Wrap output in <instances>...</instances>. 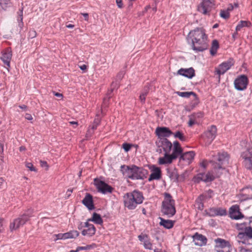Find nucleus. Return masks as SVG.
Listing matches in <instances>:
<instances>
[{"label":"nucleus","instance_id":"59","mask_svg":"<svg viewBox=\"0 0 252 252\" xmlns=\"http://www.w3.org/2000/svg\"><path fill=\"white\" fill-rule=\"evenodd\" d=\"M3 220L0 219V233L2 232L3 230V224H2V221Z\"/></svg>","mask_w":252,"mask_h":252},{"label":"nucleus","instance_id":"22","mask_svg":"<svg viewBox=\"0 0 252 252\" xmlns=\"http://www.w3.org/2000/svg\"><path fill=\"white\" fill-rule=\"evenodd\" d=\"M82 203L90 210L94 209L93 196L90 193H86L82 200Z\"/></svg>","mask_w":252,"mask_h":252},{"label":"nucleus","instance_id":"20","mask_svg":"<svg viewBox=\"0 0 252 252\" xmlns=\"http://www.w3.org/2000/svg\"><path fill=\"white\" fill-rule=\"evenodd\" d=\"M193 242L195 245L202 246L206 244L207 239L206 237L196 232L192 236Z\"/></svg>","mask_w":252,"mask_h":252},{"label":"nucleus","instance_id":"38","mask_svg":"<svg viewBox=\"0 0 252 252\" xmlns=\"http://www.w3.org/2000/svg\"><path fill=\"white\" fill-rule=\"evenodd\" d=\"M10 0H0V6L4 10H6L9 6Z\"/></svg>","mask_w":252,"mask_h":252},{"label":"nucleus","instance_id":"8","mask_svg":"<svg viewBox=\"0 0 252 252\" xmlns=\"http://www.w3.org/2000/svg\"><path fill=\"white\" fill-rule=\"evenodd\" d=\"M216 134L217 127L214 125L211 126L208 128L206 131L204 132L203 134L202 135V138L206 145H209L211 144L215 138Z\"/></svg>","mask_w":252,"mask_h":252},{"label":"nucleus","instance_id":"4","mask_svg":"<svg viewBox=\"0 0 252 252\" xmlns=\"http://www.w3.org/2000/svg\"><path fill=\"white\" fill-rule=\"evenodd\" d=\"M143 200L142 193L137 190L127 192L124 196V205L129 210L134 209L138 204L143 202Z\"/></svg>","mask_w":252,"mask_h":252},{"label":"nucleus","instance_id":"18","mask_svg":"<svg viewBox=\"0 0 252 252\" xmlns=\"http://www.w3.org/2000/svg\"><path fill=\"white\" fill-rule=\"evenodd\" d=\"M177 74L185 76L188 78L191 79L195 76V71L192 67H189V68H181L178 70Z\"/></svg>","mask_w":252,"mask_h":252},{"label":"nucleus","instance_id":"60","mask_svg":"<svg viewBox=\"0 0 252 252\" xmlns=\"http://www.w3.org/2000/svg\"><path fill=\"white\" fill-rule=\"evenodd\" d=\"M77 251L79 252V251L81 250H87L86 248V246L85 247H78L77 248Z\"/></svg>","mask_w":252,"mask_h":252},{"label":"nucleus","instance_id":"11","mask_svg":"<svg viewBox=\"0 0 252 252\" xmlns=\"http://www.w3.org/2000/svg\"><path fill=\"white\" fill-rule=\"evenodd\" d=\"M248 83L247 76L245 75H241L235 80L234 84L236 90L243 91L247 88Z\"/></svg>","mask_w":252,"mask_h":252},{"label":"nucleus","instance_id":"51","mask_svg":"<svg viewBox=\"0 0 252 252\" xmlns=\"http://www.w3.org/2000/svg\"><path fill=\"white\" fill-rule=\"evenodd\" d=\"M93 131L94 130H92V129L91 128H89L87 132V133L86 134V138L88 139L89 138H90L91 137V136L93 134Z\"/></svg>","mask_w":252,"mask_h":252},{"label":"nucleus","instance_id":"40","mask_svg":"<svg viewBox=\"0 0 252 252\" xmlns=\"http://www.w3.org/2000/svg\"><path fill=\"white\" fill-rule=\"evenodd\" d=\"M246 236L248 237V239H252V227H246L245 228Z\"/></svg>","mask_w":252,"mask_h":252},{"label":"nucleus","instance_id":"19","mask_svg":"<svg viewBox=\"0 0 252 252\" xmlns=\"http://www.w3.org/2000/svg\"><path fill=\"white\" fill-rule=\"evenodd\" d=\"M12 58V51L10 49H6L2 54L1 59L3 62L5 67L8 69L10 67V61Z\"/></svg>","mask_w":252,"mask_h":252},{"label":"nucleus","instance_id":"63","mask_svg":"<svg viewBox=\"0 0 252 252\" xmlns=\"http://www.w3.org/2000/svg\"><path fill=\"white\" fill-rule=\"evenodd\" d=\"M82 15L84 16L85 20L88 21L89 18V14L88 13H82Z\"/></svg>","mask_w":252,"mask_h":252},{"label":"nucleus","instance_id":"52","mask_svg":"<svg viewBox=\"0 0 252 252\" xmlns=\"http://www.w3.org/2000/svg\"><path fill=\"white\" fill-rule=\"evenodd\" d=\"M96 247V245L95 243H93L91 245H88L86 246L87 250L94 249Z\"/></svg>","mask_w":252,"mask_h":252},{"label":"nucleus","instance_id":"34","mask_svg":"<svg viewBox=\"0 0 252 252\" xmlns=\"http://www.w3.org/2000/svg\"><path fill=\"white\" fill-rule=\"evenodd\" d=\"M251 26V23L249 21H240L236 27V31H240L243 27H250Z\"/></svg>","mask_w":252,"mask_h":252},{"label":"nucleus","instance_id":"2","mask_svg":"<svg viewBox=\"0 0 252 252\" xmlns=\"http://www.w3.org/2000/svg\"><path fill=\"white\" fill-rule=\"evenodd\" d=\"M187 40L191 44L192 49L196 52H202L206 50L208 46V35L205 30L202 28H196L190 31Z\"/></svg>","mask_w":252,"mask_h":252},{"label":"nucleus","instance_id":"48","mask_svg":"<svg viewBox=\"0 0 252 252\" xmlns=\"http://www.w3.org/2000/svg\"><path fill=\"white\" fill-rule=\"evenodd\" d=\"M196 208L199 210H202L204 208V204L201 201H197L196 203Z\"/></svg>","mask_w":252,"mask_h":252},{"label":"nucleus","instance_id":"14","mask_svg":"<svg viewBox=\"0 0 252 252\" xmlns=\"http://www.w3.org/2000/svg\"><path fill=\"white\" fill-rule=\"evenodd\" d=\"M155 133L158 137V140L162 138L167 139L166 137H169L173 134L169 128L164 126L157 127Z\"/></svg>","mask_w":252,"mask_h":252},{"label":"nucleus","instance_id":"47","mask_svg":"<svg viewBox=\"0 0 252 252\" xmlns=\"http://www.w3.org/2000/svg\"><path fill=\"white\" fill-rule=\"evenodd\" d=\"M148 238H149L148 235L147 234H141V235H139L138 236V238L139 239V240L141 242H144V240H146Z\"/></svg>","mask_w":252,"mask_h":252},{"label":"nucleus","instance_id":"6","mask_svg":"<svg viewBox=\"0 0 252 252\" xmlns=\"http://www.w3.org/2000/svg\"><path fill=\"white\" fill-rule=\"evenodd\" d=\"M183 150L180 144L178 141L173 142V152L170 153H164L163 157H160L158 159V163L159 165L170 164L173 160L176 159L182 153Z\"/></svg>","mask_w":252,"mask_h":252},{"label":"nucleus","instance_id":"62","mask_svg":"<svg viewBox=\"0 0 252 252\" xmlns=\"http://www.w3.org/2000/svg\"><path fill=\"white\" fill-rule=\"evenodd\" d=\"M19 107L22 109L24 110L25 111H27L28 108L27 106L26 105H19Z\"/></svg>","mask_w":252,"mask_h":252},{"label":"nucleus","instance_id":"39","mask_svg":"<svg viewBox=\"0 0 252 252\" xmlns=\"http://www.w3.org/2000/svg\"><path fill=\"white\" fill-rule=\"evenodd\" d=\"M143 244L145 249L150 250L153 249V245L151 242L149 238H148L146 240H144Z\"/></svg>","mask_w":252,"mask_h":252},{"label":"nucleus","instance_id":"24","mask_svg":"<svg viewBox=\"0 0 252 252\" xmlns=\"http://www.w3.org/2000/svg\"><path fill=\"white\" fill-rule=\"evenodd\" d=\"M241 195L243 197V200H247L252 198V188L246 187L241 190Z\"/></svg>","mask_w":252,"mask_h":252},{"label":"nucleus","instance_id":"50","mask_svg":"<svg viewBox=\"0 0 252 252\" xmlns=\"http://www.w3.org/2000/svg\"><path fill=\"white\" fill-rule=\"evenodd\" d=\"M99 125L98 121L94 120V123L91 127V129L92 130H94L97 128V126Z\"/></svg>","mask_w":252,"mask_h":252},{"label":"nucleus","instance_id":"42","mask_svg":"<svg viewBox=\"0 0 252 252\" xmlns=\"http://www.w3.org/2000/svg\"><path fill=\"white\" fill-rule=\"evenodd\" d=\"M190 116H191L192 118L193 117L194 119H195V121H196L197 119L202 118L203 116V114L201 112H197V113H194L191 114Z\"/></svg>","mask_w":252,"mask_h":252},{"label":"nucleus","instance_id":"26","mask_svg":"<svg viewBox=\"0 0 252 252\" xmlns=\"http://www.w3.org/2000/svg\"><path fill=\"white\" fill-rule=\"evenodd\" d=\"M159 219L160 220L159 224L166 229L172 228L175 222L174 220H165L162 218H159Z\"/></svg>","mask_w":252,"mask_h":252},{"label":"nucleus","instance_id":"17","mask_svg":"<svg viewBox=\"0 0 252 252\" xmlns=\"http://www.w3.org/2000/svg\"><path fill=\"white\" fill-rule=\"evenodd\" d=\"M149 169L151 173L149 177L148 181H151L154 180H159L161 178V171L160 167H157L155 165H152Z\"/></svg>","mask_w":252,"mask_h":252},{"label":"nucleus","instance_id":"33","mask_svg":"<svg viewBox=\"0 0 252 252\" xmlns=\"http://www.w3.org/2000/svg\"><path fill=\"white\" fill-rule=\"evenodd\" d=\"M219 47V45L217 40H213L212 43V46L210 50V54L212 56H214L216 54L217 50Z\"/></svg>","mask_w":252,"mask_h":252},{"label":"nucleus","instance_id":"9","mask_svg":"<svg viewBox=\"0 0 252 252\" xmlns=\"http://www.w3.org/2000/svg\"><path fill=\"white\" fill-rule=\"evenodd\" d=\"M241 157L243 159V164L245 167L248 169H252V147L248 148L243 151Z\"/></svg>","mask_w":252,"mask_h":252},{"label":"nucleus","instance_id":"27","mask_svg":"<svg viewBox=\"0 0 252 252\" xmlns=\"http://www.w3.org/2000/svg\"><path fill=\"white\" fill-rule=\"evenodd\" d=\"M215 242L216 244L215 248H217V249H221L229 246V243L228 241L221 238L215 239Z\"/></svg>","mask_w":252,"mask_h":252},{"label":"nucleus","instance_id":"16","mask_svg":"<svg viewBox=\"0 0 252 252\" xmlns=\"http://www.w3.org/2000/svg\"><path fill=\"white\" fill-rule=\"evenodd\" d=\"M206 214L210 217H215L218 216H223L226 215V210L220 207L210 208L206 210Z\"/></svg>","mask_w":252,"mask_h":252},{"label":"nucleus","instance_id":"25","mask_svg":"<svg viewBox=\"0 0 252 252\" xmlns=\"http://www.w3.org/2000/svg\"><path fill=\"white\" fill-rule=\"evenodd\" d=\"M167 174L171 180L174 181H177L178 180L179 175L178 173L177 170L176 168H167Z\"/></svg>","mask_w":252,"mask_h":252},{"label":"nucleus","instance_id":"12","mask_svg":"<svg viewBox=\"0 0 252 252\" xmlns=\"http://www.w3.org/2000/svg\"><path fill=\"white\" fill-rule=\"evenodd\" d=\"M94 184L98 191L103 194L107 193H111L113 190V188L104 181H100L96 179L94 180Z\"/></svg>","mask_w":252,"mask_h":252},{"label":"nucleus","instance_id":"23","mask_svg":"<svg viewBox=\"0 0 252 252\" xmlns=\"http://www.w3.org/2000/svg\"><path fill=\"white\" fill-rule=\"evenodd\" d=\"M195 156V153L193 151L187 152L185 153L181 154L179 156L180 160H183L185 161H187L188 163H189L191 160H192Z\"/></svg>","mask_w":252,"mask_h":252},{"label":"nucleus","instance_id":"7","mask_svg":"<svg viewBox=\"0 0 252 252\" xmlns=\"http://www.w3.org/2000/svg\"><path fill=\"white\" fill-rule=\"evenodd\" d=\"M214 0H203L198 6V11L204 15H209L211 10L214 8Z\"/></svg>","mask_w":252,"mask_h":252},{"label":"nucleus","instance_id":"31","mask_svg":"<svg viewBox=\"0 0 252 252\" xmlns=\"http://www.w3.org/2000/svg\"><path fill=\"white\" fill-rule=\"evenodd\" d=\"M95 231L96 229L94 226H91V227L83 230L82 234L83 236L88 235L92 236L95 234Z\"/></svg>","mask_w":252,"mask_h":252},{"label":"nucleus","instance_id":"28","mask_svg":"<svg viewBox=\"0 0 252 252\" xmlns=\"http://www.w3.org/2000/svg\"><path fill=\"white\" fill-rule=\"evenodd\" d=\"M23 7H21L17 12V20L18 23V27L21 30L23 29L24 23L23 22Z\"/></svg>","mask_w":252,"mask_h":252},{"label":"nucleus","instance_id":"10","mask_svg":"<svg viewBox=\"0 0 252 252\" xmlns=\"http://www.w3.org/2000/svg\"><path fill=\"white\" fill-rule=\"evenodd\" d=\"M156 145L159 149L160 153L162 150L164 153H170L173 144L167 139H160L156 141Z\"/></svg>","mask_w":252,"mask_h":252},{"label":"nucleus","instance_id":"46","mask_svg":"<svg viewBox=\"0 0 252 252\" xmlns=\"http://www.w3.org/2000/svg\"><path fill=\"white\" fill-rule=\"evenodd\" d=\"M26 166L32 171H36L35 168L31 162H27L26 163Z\"/></svg>","mask_w":252,"mask_h":252},{"label":"nucleus","instance_id":"5","mask_svg":"<svg viewBox=\"0 0 252 252\" xmlns=\"http://www.w3.org/2000/svg\"><path fill=\"white\" fill-rule=\"evenodd\" d=\"M164 199L162 202L161 212L168 218L173 217L176 213L175 200L171 195L168 192L163 194Z\"/></svg>","mask_w":252,"mask_h":252},{"label":"nucleus","instance_id":"30","mask_svg":"<svg viewBox=\"0 0 252 252\" xmlns=\"http://www.w3.org/2000/svg\"><path fill=\"white\" fill-rule=\"evenodd\" d=\"M89 220L93 221L94 223L97 224H102L103 223V220L100 215L96 213H94L91 219Z\"/></svg>","mask_w":252,"mask_h":252},{"label":"nucleus","instance_id":"61","mask_svg":"<svg viewBox=\"0 0 252 252\" xmlns=\"http://www.w3.org/2000/svg\"><path fill=\"white\" fill-rule=\"evenodd\" d=\"M91 226H94V225L92 224L89 223L88 222H86L85 223L84 227H87L88 228L91 227Z\"/></svg>","mask_w":252,"mask_h":252},{"label":"nucleus","instance_id":"41","mask_svg":"<svg viewBox=\"0 0 252 252\" xmlns=\"http://www.w3.org/2000/svg\"><path fill=\"white\" fill-rule=\"evenodd\" d=\"M229 13L227 10H221L220 12V16L225 19H227L229 17Z\"/></svg>","mask_w":252,"mask_h":252},{"label":"nucleus","instance_id":"64","mask_svg":"<svg viewBox=\"0 0 252 252\" xmlns=\"http://www.w3.org/2000/svg\"><path fill=\"white\" fill-rule=\"evenodd\" d=\"M80 68L82 70H86V69H87V66L85 64H83L81 66H80Z\"/></svg>","mask_w":252,"mask_h":252},{"label":"nucleus","instance_id":"56","mask_svg":"<svg viewBox=\"0 0 252 252\" xmlns=\"http://www.w3.org/2000/svg\"><path fill=\"white\" fill-rule=\"evenodd\" d=\"M207 164V160H204L200 163V166L205 169L206 168Z\"/></svg>","mask_w":252,"mask_h":252},{"label":"nucleus","instance_id":"21","mask_svg":"<svg viewBox=\"0 0 252 252\" xmlns=\"http://www.w3.org/2000/svg\"><path fill=\"white\" fill-rule=\"evenodd\" d=\"M230 216L231 219L239 220L244 217L243 215L239 211V207L236 205L230 208Z\"/></svg>","mask_w":252,"mask_h":252},{"label":"nucleus","instance_id":"37","mask_svg":"<svg viewBox=\"0 0 252 252\" xmlns=\"http://www.w3.org/2000/svg\"><path fill=\"white\" fill-rule=\"evenodd\" d=\"M174 136L176 138H178L182 141H185L186 140V137L184 136L183 133L181 131H176L174 134Z\"/></svg>","mask_w":252,"mask_h":252},{"label":"nucleus","instance_id":"57","mask_svg":"<svg viewBox=\"0 0 252 252\" xmlns=\"http://www.w3.org/2000/svg\"><path fill=\"white\" fill-rule=\"evenodd\" d=\"M25 117L28 120H32V116L31 114H28V113L26 114Z\"/></svg>","mask_w":252,"mask_h":252},{"label":"nucleus","instance_id":"32","mask_svg":"<svg viewBox=\"0 0 252 252\" xmlns=\"http://www.w3.org/2000/svg\"><path fill=\"white\" fill-rule=\"evenodd\" d=\"M178 95L185 98H189L190 95H193L195 98H197V95L193 92H176Z\"/></svg>","mask_w":252,"mask_h":252},{"label":"nucleus","instance_id":"43","mask_svg":"<svg viewBox=\"0 0 252 252\" xmlns=\"http://www.w3.org/2000/svg\"><path fill=\"white\" fill-rule=\"evenodd\" d=\"M132 146V144H130L127 143H124L122 145L123 148L124 149V150L126 152H127L128 151H129L130 150Z\"/></svg>","mask_w":252,"mask_h":252},{"label":"nucleus","instance_id":"53","mask_svg":"<svg viewBox=\"0 0 252 252\" xmlns=\"http://www.w3.org/2000/svg\"><path fill=\"white\" fill-rule=\"evenodd\" d=\"M116 3L119 8H122L123 7V0H116Z\"/></svg>","mask_w":252,"mask_h":252},{"label":"nucleus","instance_id":"1","mask_svg":"<svg viewBox=\"0 0 252 252\" xmlns=\"http://www.w3.org/2000/svg\"><path fill=\"white\" fill-rule=\"evenodd\" d=\"M211 159L210 162L212 163L214 170L212 172H208L206 174L198 173L192 179V181L195 183H199L201 181L204 182H210L213 181L215 178L219 177L222 172L215 174L217 170H224V166L228 163L229 157L228 154L225 152H219L215 154L214 152L211 153Z\"/></svg>","mask_w":252,"mask_h":252},{"label":"nucleus","instance_id":"15","mask_svg":"<svg viewBox=\"0 0 252 252\" xmlns=\"http://www.w3.org/2000/svg\"><path fill=\"white\" fill-rule=\"evenodd\" d=\"M28 221V217L21 215L19 218L14 220L10 223V229L11 231L16 230Z\"/></svg>","mask_w":252,"mask_h":252},{"label":"nucleus","instance_id":"36","mask_svg":"<svg viewBox=\"0 0 252 252\" xmlns=\"http://www.w3.org/2000/svg\"><path fill=\"white\" fill-rule=\"evenodd\" d=\"M237 238L239 239L242 240L244 241H241L243 244H247V241H248V237L246 236V230H245L244 232H239L237 235Z\"/></svg>","mask_w":252,"mask_h":252},{"label":"nucleus","instance_id":"54","mask_svg":"<svg viewBox=\"0 0 252 252\" xmlns=\"http://www.w3.org/2000/svg\"><path fill=\"white\" fill-rule=\"evenodd\" d=\"M240 252H252V250L246 249V248H245L243 247H241Z\"/></svg>","mask_w":252,"mask_h":252},{"label":"nucleus","instance_id":"49","mask_svg":"<svg viewBox=\"0 0 252 252\" xmlns=\"http://www.w3.org/2000/svg\"><path fill=\"white\" fill-rule=\"evenodd\" d=\"M29 37L33 38L36 36V32L34 30H30L29 32Z\"/></svg>","mask_w":252,"mask_h":252},{"label":"nucleus","instance_id":"3","mask_svg":"<svg viewBox=\"0 0 252 252\" xmlns=\"http://www.w3.org/2000/svg\"><path fill=\"white\" fill-rule=\"evenodd\" d=\"M120 168V171L126 178L133 180L144 179L148 173L147 170L135 165H122Z\"/></svg>","mask_w":252,"mask_h":252},{"label":"nucleus","instance_id":"13","mask_svg":"<svg viewBox=\"0 0 252 252\" xmlns=\"http://www.w3.org/2000/svg\"><path fill=\"white\" fill-rule=\"evenodd\" d=\"M234 64L233 59H230L229 60L221 63L216 69V74L220 77V75L223 74Z\"/></svg>","mask_w":252,"mask_h":252},{"label":"nucleus","instance_id":"58","mask_svg":"<svg viewBox=\"0 0 252 252\" xmlns=\"http://www.w3.org/2000/svg\"><path fill=\"white\" fill-rule=\"evenodd\" d=\"M233 8H234L233 5L232 4H231H231H229V5H228V7H227V10H227L228 12H229V11H230L232 10L233 9Z\"/></svg>","mask_w":252,"mask_h":252},{"label":"nucleus","instance_id":"35","mask_svg":"<svg viewBox=\"0 0 252 252\" xmlns=\"http://www.w3.org/2000/svg\"><path fill=\"white\" fill-rule=\"evenodd\" d=\"M149 91V87L148 86H145L141 94L139 96V98L142 103H144L146 99V97L148 94Z\"/></svg>","mask_w":252,"mask_h":252},{"label":"nucleus","instance_id":"44","mask_svg":"<svg viewBox=\"0 0 252 252\" xmlns=\"http://www.w3.org/2000/svg\"><path fill=\"white\" fill-rule=\"evenodd\" d=\"M33 213V210L31 209H28L25 213L22 215V216H25L26 217L28 218V220L30 218L32 217V214Z\"/></svg>","mask_w":252,"mask_h":252},{"label":"nucleus","instance_id":"55","mask_svg":"<svg viewBox=\"0 0 252 252\" xmlns=\"http://www.w3.org/2000/svg\"><path fill=\"white\" fill-rule=\"evenodd\" d=\"M40 165L42 167H45L46 169L48 168L47 163L45 161L40 160Z\"/></svg>","mask_w":252,"mask_h":252},{"label":"nucleus","instance_id":"45","mask_svg":"<svg viewBox=\"0 0 252 252\" xmlns=\"http://www.w3.org/2000/svg\"><path fill=\"white\" fill-rule=\"evenodd\" d=\"M189 120L188 122V125L189 127H191L193 125L197 123V121H195V119H194V118H192L191 116H189Z\"/></svg>","mask_w":252,"mask_h":252},{"label":"nucleus","instance_id":"29","mask_svg":"<svg viewBox=\"0 0 252 252\" xmlns=\"http://www.w3.org/2000/svg\"><path fill=\"white\" fill-rule=\"evenodd\" d=\"M79 234V233L77 230L70 231L69 232L63 234L61 238H63L64 239L75 238L77 237Z\"/></svg>","mask_w":252,"mask_h":252}]
</instances>
